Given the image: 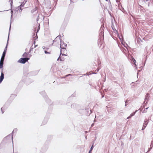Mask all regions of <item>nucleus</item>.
Returning a JSON list of instances; mask_svg holds the SVG:
<instances>
[{
	"mask_svg": "<svg viewBox=\"0 0 153 153\" xmlns=\"http://www.w3.org/2000/svg\"><path fill=\"white\" fill-rule=\"evenodd\" d=\"M9 1H10L11 2H10V5H11V7L12 6V4L13 3V0H9Z\"/></svg>",
	"mask_w": 153,
	"mask_h": 153,
	"instance_id": "34",
	"label": "nucleus"
},
{
	"mask_svg": "<svg viewBox=\"0 0 153 153\" xmlns=\"http://www.w3.org/2000/svg\"><path fill=\"white\" fill-rule=\"evenodd\" d=\"M62 54V56H67V54H66V53H62V54Z\"/></svg>",
	"mask_w": 153,
	"mask_h": 153,
	"instance_id": "38",
	"label": "nucleus"
},
{
	"mask_svg": "<svg viewBox=\"0 0 153 153\" xmlns=\"http://www.w3.org/2000/svg\"><path fill=\"white\" fill-rule=\"evenodd\" d=\"M87 75V73L86 74H84V75Z\"/></svg>",
	"mask_w": 153,
	"mask_h": 153,
	"instance_id": "56",
	"label": "nucleus"
},
{
	"mask_svg": "<svg viewBox=\"0 0 153 153\" xmlns=\"http://www.w3.org/2000/svg\"><path fill=\"white\" fill-rule=\"evenodd\" d=\"M94 123H92L91 125V127H93L94 126Z\"/></svg>",
	"mask_w": 153,
	"mask_h": 153,
	"instance_id": "44",
	"label": "nucleus"
},
{
	"mask_svg": "<svg viewBox=\"0 0 153 153\" xmlns=\"http://www.w3.org/2000/svg\"><path fill=\"white\" fill-rule=\"evenodd\" d=\"M131 117L129 116L128 117H127V119H129Z\"/></svg>",
	"mask_w": 153,
	"mask_h": 153,
	"instance_id": "48",
	"label": "nucleus"
},
{
	"mask_svg": "<svg viewBox=\"0 0 153 153\" xmlns=\"http://www.w3.org/2000/svg\"><path fill=\"white\" fill-rule=\"evenodd\" d=\"M70 75V74H68V75H67L66 76H69V75Z\"/></svg>",
	"mask_w": 153,
	"mask_h": 153,
	"instance_id": "51",
	"label": "nucleus"
},
{
	"mask_svg": "<svg viewBox=\"0 0 153 153\" xmlns=\"http://www.w3.org/2000/svg\"><path fill=\"white\" fill-rule=\"evenodd\" d=\"M4 78L3 67H0V84L2 82Z\"/></svg>",
	"mask_w": 153,
	"mask_h": 153,
	"instance_id": "5",
	"label": "nucleus"
},
{
	"mask_svg": "<svg viewBox=\"0 0 153 153\" xmlns=\"http://www.w3.org/2000/svg\"><path fill=\"white\" fill-rule=\"evenodd\" d=\"M99 40H98V44H99Z\"/></svg>",
	"mask_w": 153,
	"mask_h": 153,
	"instance_id": "52",
	"label": "nucleus"
},
{
	"mask_svg": "<svg viewBox=\"0 0 153 153\" xmlns=\"http://www.w3.org/2000/svg\"><path fill=\"white\" fill-rule=\"evenodd\" d=\"M125 102L126 103V105H125V106H126V103H127V100H126V101H125Z\"/></svg>",
	"mask_w": 153,
	"mask_h": 153,
	"instance_id": "42",
	"label": "nucleus"
},
{
	"mask_svg": "<svg viewBox=\"0 0 153 153\" xmlns=\"http://www.w3.org/2000/svg\"><path fill=\"white\" fill-rule=\"evenodd\" d=\"M149 94L147 93L146 94V95L145 97V101H144V103L147 100V101L146 102V104H147V102L148 100H149Z\"/></svg>",
	"mask_w": 153,
	"mask_h": 153,
	"instance_id": "14",
	"label": "nucleus"
},
{
	"mask_svg": "<svg viewBox=\"0 0 153 153\" xmlns=\"http://www.w3.org/2000/svg\"><path fill=\"white\" fill-rule=\"evenodd\" d=\"M79 111L81 114H85L86 115H89L92 113L91 110L89 108L80 109Z\"/></svg>",
	"mask_w": 153,
	"mask_h": 153,
	"instance_id": "3",
	"label": "nucleus"
},
{
	"mask_svg": "<svg viewBox=\"0 0 153 153\" xmlns=\"http://www.w3.org/2000/svg\"><path fill=\"white\" fill-rule=\"evenodd\" d=\"M113 29V30H116V29H114L112 28Z\"/></svg>",
	"mask_w": 153,
	"mask_h": 153,
	"instance_id": "60",
	"label": "nucleus"
},
{
	"mask_svg": "<svg viewBox=\"0 0 153 153\" xmlns=\"http://www.w3.org/2000/svg\"><path fill=\"white\" fill-rule=\"evenodd\" d=\"M91 152H89L88 153H90Z\"/></svg>",
	"mask_w": 153,
	"mask_h": 153,
	"instance_id": "64",
	"label": "nucleus"
},
{
	"mask_svg": "<svg viewBox=\"0 0 153 153\" xmlns=\"http://www.w3.org/2000/svg\"><path fill=\"white\" fill-rule=\"evenodd\" d=\"M49 118V115H46V116L45 117L44 120L42 122V124L43 125H45L47 123L48 120Z\"/></svg>",
	"mask_w": 153,
	"mask_h": 153,
	"instance_id": "12",
	"label": "nucleus"
},
{
	"mask_svg": "<svg viewBox=\"0 0 153 153\" xmlns=\"http://www.w3.org/2000/svg\"><path fill=\"white\" fill-rule=\"evenodd\" d=\"M45 5H46L47 6V7L48 8H51V5L50 3V1H49V0H48V2H45Z\"/></svg>",
	"mask_w": 153,
	"mask_h": 153,
	"instance_id": "15",
	"label": "nucleus"
},
{
	"mask_svg": "<svg viewBox=\"0 0 153 153\" xmlns=\"http://www.w3.org/2000/svg\"><path fill=\"white\" fill-rule=\"evenodd\" d=\"M16 96L17 95L16 94H11L10 96V98L13 99L14 98H15Z\"/></svg>",
	"mask_w": 153,
	"mask_h": 153,
	"instance_id": "20",
	"label": "nucleus"
},
{
	"mask_svg": "<svg viewBox=\"0 0 153 153\" xmlns=\"http://www.w3.org/2000/svg\"><path fill=\"white\" fill-rule=\"evenodd\" d=\"M11 139L13 143V135L12 134L11 135V134H9L5 137L4 139V140L5 141V140H10Z\"/></svg>",
	"mask_w": 153,
	"mask_h": 153,
	"instance_id": "7",
	"label": "nucleus"
},
{
	"mask_svg": "<svg viewBox=\"0 0 153 153\" xmlns=\"http://www.w3.org/2000/svg\"><path fill=\"white\" fill-rule=\"evenodd\" d=\"M26 2V1L25 2L24 1L20 5L17 7V8H16V10L18 11L19 10V12H21L22 10V7L24 6Z\"/></svg>",
	"mask_w": 153,
	"mask_h": 153,
	"instance_id": "8",
	"label": "nucleus"
},
{
	"mask_svg": "<svg viewBox=\"0 0 153 153\" xmlns=\"http://www.w3.org/2000/svg\"><path fill=\"white\" fill-rule=\"evenodd\" d=\"M78 0H70L71 1V3L72 2L73 3L77 1Z\"/></svg>",
	"mask_w": 153,
	"mask_h": 153,
	"instance_id": "26",
	"label": "nucleus"
},
{
	"mask_svg": "<svg viewBox=\"0 0 153 153\" xmlns=\"http://www.w3.org/2000/svg\"><path fill=\"white\" fill-rule=\"evenodd\" d=\"M113 29V30H116V29H114L112 28Z\"/></svg>",
	"mask_w": 153,
	"mask_h": 153,
	"instance_id": "57",
	"label": "nucleus"
},
{
	"mask_svg": "<svg viewBox=\"0 0 153 153\" xmlns=\"http://www.w3.org/2000/svg\"><path fill=\"white\" fill-rule=\"evenodd\" d=\"M106 1H107L108 0H105Z\"/></svg>",
	"mask_w": 153,
	"mask_h": 153,
	"instance_id": "63",
	"label": "nucleus"
},
{
	"mask_svg": "<svg viewBox=\"0 0 153 153\" xmlns=\"http://www.w3.org/2000/svg\"><path fill=\"white\" fill-rule=\"evenodd\" d=\"M42 48L44 50L45 48V46H43Z\"/></svg>",
	"mask_w": 153,
	"mask_h": 153,
	"instance_id": "47",
	"label": "nucleus"
},
{
	"mask_svg": "<svg viewBox=\"0 0 153 153\" xmlns=\"http://www.w3.org/2000/svg\"><path fill=\"white\" fill-rule=\"evenodd\" d=\"M74 106V104H73V105H71V108H73Z\"/></svg>",
	"mask_w": 153,
	"mask_h": 153,
	"instance_id": "43",
	"label": "nucleus"
},
{
	"mask_svg": "<svg viewBox=\"0 0 153 153\" xmlns=\"http://www.w3.org/2000/svg\"><path fill=\"white\" fill-rule=\"evenodd\" d=\"M36 20L37 21H38V16L37 18L36 19Z\"/></svg>",
	"mask_w": 153,
	"mask_h": 153,
	"instance_id": "46",
	"label": "nucleus"
},
{
	"mask_svg": "<svg viewBox=\"0 0 153 153\" xmlns=\"http://www.w3.org/2000/svg\"><path fill=\"white\" fill-rule=\"evenodd\" d=\"M36 28H37V31L36 33V35L35 36V34L34 33V34L33 35V45H32V46L30 48V51H32L33 49L34 48H35V47L37 46V45H35V40L36 39L38 38V36L37 35V33L38 32V27H36Z\"/></svg>",
	"mask_w": 153,
	"mask_h": 153,
	"instance_id": "2",
	"label": "nucleus"
},
{
	"mask_svg": "<svg viewBox=\"0 0 153 153\" xmlns=\"http://www.w3.org/2000/svg\"><path fill=\"white\" fill-rule=\"evenodd\" d=\"M55 41H56L55 39L53 41V42H55Z\"/></svg>",
	"mask_w": 153,
	"mask_h": 153,
	"instance_id": "54",
	"label": "nucleus"
},
{
	"mask_svg": "<svg viewBox=\"0 0 153 153\" xmlns=\"http://www.w3.org/2000/svg\"><path fill=\"white\" fill-rule=\"evenodd\" d=\"M123 46L124 47H125L126 48H127V47H128V45L127 44H123Z\"/></svg>",
	"mask_w": 153,
	"mask_h": 153,
	"instance_id": "32",
	"label": "nucleus"
},
{
	"mask_svg": "<svg viewBox=\"0 0 153 153\" xmlns=\"http://www.w3.org/2000/svg\"><path fill=\"white\" fill-rule=\"evenodd\" d=\"M104 27L103 26H101V28H100V31H101V34H102V30H103V28H104Z\"/></svg>",
	"mask_w": 153,
	"mask_h": 153,
	"instance_id": "22",
	"label": "nucleus"
},
{
	"mask_svg": "<svg viewBox=\"0 0 153 153\" xmlns=\"http://www.w3.org/2000/svg\"><path fill=\"white\" fill-rule=\"evenodd\" d=\"M113 29V30H116V29H114L112 28Z\"/></svg>",
	"mask_w": 153,
	"mask_h": 153,
	"instance_id": "59",
	"label": "nucleus"
},
{
	"mask_svg": "<svg viewBox=\"0 0 153 153\" xmlns=\"http://www.w3.org/2000/svg\"><path fill=\"white\" fill-rule=\"evenodd\" d=\"M148 107L146 108H145V109H147L148 108Z\"/></svg>",
	"mask_w": 153,
	"mask_h": 153,
	"instance_id": "55",
	"label": "nucleus"
},
{
	"mask_svg": "<svg viewBox=\"0 0 153 153\" xmlns=\"http://www.w3.org/2000/svg\"><path fill=\"white\" fill-rule=\"evenodd\" d=\"M40 94L41 95H42L43 96V97H44V98L45 100H46V101L48 103H49V104H50V103L51 102V101L50 100V99H49L48 98L47 95H46L45 91H43L42 92H40Z\"/></svg>",
	"mask_w": 153,
	"mask_h": 153,
	"instance_id": "4",
	"label": "nucleus"
},
{
	"mask_svg": "<svg viewBox=\"0 0 153 153\" xmlns=\"http://www.w3.org/2000/svg\"><path fill=\"white\" fill-rule=\"evenodd\" d=\"M45 53L46 54H50V52H48L46 51H45Z\"/></svg>",
	"mask_w": 153,
	"mask_h": 153,
	"instance_id": "35",
	"label": "nucleus"
},
{
	"mask_svg": "<svg viewBox=\"0 0 153 153\" xmlns=\"http://www.w3.org/2000/svg\"><path fill=\"white\" fill-rule=\"evenodd\" d=\"M48 148V146H44L42 148V151L43 152H44L47 150Z\"/></svg>",
	"mask_w": 153,
	"mask_h": 153,
	"instance_id": "18",
	"label": "nucleus"
},
{
	"mask_svg": "<svg viewBox=\"0 0 153 153\" xmlns=\"http://www.w3.org/2000/svg\"><path fill=\"white\" fill-rule=\"evenodd\" d=\"M100 69V68L99 69L98 68V69H97V72Z\"/></svg>",
	"mask_w": 153,
	"mask_h": 153,
	"instance_id": "45",
	"label": "nucleus"
},
{
	"mask_svg": "<svg viewBox=\"0 0 153 153\" xmlns=\"http://www.w3.org/2000/svg\"><path fill=\"white\" fill-rule=\"evenodd\" d=\"M61 54H62V50H60V55L57 59V60H58L59 59L61 61H64V59L63 58H62L61 57Z\"/></svg>",
	"mask_w": 153,
	"mask_h": 153,
	"instance_id": "17",
	"label": "nucleus"
},
{
	"mask_svg": "<svg viewBox=\"0 0 153 153\" xmlns=\"http://www.w3.org/2000/svg\"><path fill=\"white\" fill-rule=\"evenodd\" d=\"M119 39H120V40H121V39L122 38L123 39V36L122 35H121L120 36H120L119 35Z\"/></svg>",
	"mask_w": 153,
	"mask_h": 153,
	"instance_id": "33",
	"label": "nucleus"
},
{
	"mask_svg": "<svg viewBox=\"0 0 153 153\" xmlns=\"http://www.w3.org/2000/svg\"><path fill=\"white\" fill-rule=\"evenodd\" d=\"M40 24H39V29H40Z\"/></svg>",
	"mask_w": 153,
	"mask_h": 153,
	"instance_id": "49",
	"label": "nucleus"
},
{
	"mask_svg": "<svg viewBox=\"0 0 153 153\" xmlns=\"http://www.w3.org/2000/svg\"><path fill=\"white\" fill-rule=\"evenodd\" d=\"M85 133H87L88 132L87 131H85Z\"/></svg>",
	"mask_w": 153,
	"mask_h": 153,
	"instance_id": "53",
	"label": "nucleus"
},
{
	"mask_svg": "<svg viewBox=\"0 0 153 153\" xmlns=\"http://www.w3.org/2000/svg\"><path fill=\"white\" fill-rule=\"evenodd\" d=\"M132 59L133 62L134 63V65H135V66H136L137 65L136 64V61L135 60L133 57H132Z\"/></svg>",
	"mask_w": 153,
	"mask_h": 153,
	"instance_id": "21",
	"label": "nucleus"
},
{
	"mask_svg": "<svg viewBox=\"0 0 153 153\" xmlns=\"http://www.w3.org/2000/svg\"><path fill=\"white\" fill-rule=\"evenodd\" d=\"M38 8L37 7H36L35 8L32 10H31V13L32 14H33V15L34 16L36 15L38 11L37 10Z\"/></svg>",
	"mask_w": 153,
	"mask_h": 153,
	"instance_id": "10",
	"label": "nucleus"
},
{
	"mask_svg": "<svg viewBox=\"0 0 153 153\" xmlns=\"http://www.w3.org/2000/svg\"><path fill=\"white\" fill-rule=\"evenodd\" d=\"M58 37H59V39H60H60H61V36L60 35H59L56 38V39Z\"/></svg>",
	"mask_w": 153,
	"mask_h": 153,
	"instance_id": "37",
	"label": "nucleus"
},
{
	"mask_svg": "<svg viewBox=\"0 0 153 153\" xmlns=\"http://www.w3.org/2000/svg\"><path fill=\"white\" fill-rule=\"evenodd\" d=\"M63 53H66L67 54V50H66V48L65 49H63Z\"/></svg>",
	"mask_w": 153,
	"mask_h": 153,
	"instance_id": "30",
	"label": "nucleus"
},
{
	"mask_svg": "<svg viewBox=\"0 0 153 153\" xmlns=\"http://www.w3.org/2000/svg\"><path fill=\"white\" fill-rule=\"evenodd\" d=\"M6 109V108H5V105H4V107L1 108V112L2 114L4 113V110Z\"/></svg>",
	"mask_w": 153,
	"mask_h": 153,
	"instance_id": "19",
	"label": "nucleus"
},
{
	"mask_svg": "<svg viewBox=\"0 0 153 153\" xmlns=\"http://www.w3.org/2000/svg\"><path fill=\"white\" fill-rule=\"evenodd\" d=\"M9 33L8 35V39L7 41V45L5 47L4 51L3 53L2 54L1 56V60L0 61V67H3V64H4V62L5 58V57L6 55L7 49V45L8 42V40L9 39Z\"/></svg>",
	"mask_w": 153,
	"mask_h": 153,
	"instance_id": "1",
	"label": "nucleus"
},
{
	"mask_svg": "<svg viewBox=\"0 0 153 153\" xmlns=\"http://www.w3.org/2000/svg\"><path fill=\"white\" fill-rule=\"evenodd\" d=\"M135 113V112H134L133 113L131 114L129 116L130 117L133 116H134Z\"/></svg>",
	"mask_w": 153,
	"mask_h": 153,
	"instance_id": "27",
	"label": "nucleus"
},
{
	"mask_svg": "<svg viewBox=\"0 0 153 153\" xmlns=\"http://www.w3.org/2000/svg\"><path fill=\"white\" fill-rule=\"evenodd\" d=\"M93 147H94V146L93 145H92L91 146V148L89 152H91V151H92V150H93Z\"/></svg>",
	"mask_w": 153,
	"mask_h": 153,
	"instance_id": "25",
	"label": "nucleus"
},
{
	"mask_svg": "<svg viewBox=\"0 0 153 153\" xmlns=\"http://www.w3.org/2000/svg\"><path fill=\"white\" fill-rule=\"evenodd\" d=\"M11 21H10V28H9V31H10V28H11Z\"/></svg>",
	"mask_w": 153,
	"mask_h": 153,
	"instance_id": "40",
	"label": "nucleus"
},
{
	"mask_svg": "<svg viewBox=\"0 0 153 153\" xmlns=\"http://www.w3.org/2000/svg\"><path fill=\"white\" fill-rule=\"evenodd\" d=\"M28 55V54L26 52H25L22 55L23 57H26Z\"/></svg>",
	"mask_w": 153,
	"mask_h": 153,
	"instance_id": "23",
	"label": "nucleus"
},
{
	"mask_svg": "<svg viewBox=\"0 0 153 153\" xmlns=\"http://www.w3.org/2000/svg\"><path fill=\"white\" fill-rule=\"evenodd\" d=\"M113 29V30H116V29H114L112 28Z\"/></svg>",
	"mask_w": 153,
	"mask_h": 153,
	"instance_id": "58",
	"label": "nucleus"
},
{
	"mask_svg": "<svg viewBox=\"0 0 153 153\" xmlns=\"http://www.w3.org/2000/svg\"><path fill=\"white\" fill-rule=\"evenodd\" d=\"M121 51L124 54H126L128 52V48L125 49L124 48H122L121 49Z\"/></svg>",
	"mask_w": 153,
	"mask_h": 153,
	"instance_id": "16",
	"label": "nucleus"
},
{
	"mask_svg": "<svg viewBox=\"0 0 153 153\" xmlns=\"http://www.w3.org/2000/svg\"><path fill=\"white\" fill-rule=\"evenodd\" d=\"M116 1L117 2H118L119 1L118 0H116Z\"/></svg>",
	"mask_w": 153,
	"mask_h": 153,
	"instance_id": "50",
	"label": "nucleus"
},
{
	"mask_svg": "<svg viewBox=\"0 0 153 153\" xmlns=\"http://www.w3.org/2000/svg\"><path fill=\"white\" fill-rule=\"evenodd\" d=\"M38 74L37 71H33L29 72L28 75L29 76H35L36 75Z\"/></svg>",
	"mask_w": 153,
	"mask_h": 153,
	"instance_id": "13",
	"label": "nucleus"
},
{
	"mask_svg": "<svg viewBox=\"0 0 153 153\" xmlns=\"http://www.w3.org/2000/svg\"><path fill=\"white\" fill-rule=\"evenodd\" d=\"M148 123L149 120L147 119H145L144 120V123L143 124V128L142 129V130H143L145 129Z\"/></svg>",
	"mask_w": 153,
	"mask_h": 153,
	"instance_id": "11",
	"label": "nucleus"
},
{
	"mask_svg": "<svg viewBox=\"0 0 153 153\" xmlns=\"http://www.w3.org/2000/svg\"><path fill=\"white\" fill-rule=\"evenodd\" d=\"M147 112V111L145 109L143 110V113H146Z\"/></svg>",
	"mask_w": 153,
	"mask_h": 153,
	"instance_id": "39",
	"label": "nucleus"
},
{
	"mask_svg": "<svg viewBox=\"0 0 153 153\" xmlns=\"http://www.w3.org/2000/svg\"><path fill=\"white\" fill-rule=\"evenodd\" d=\"M29 59L30 58L28 57L21 58L19 59L18 62L21 63L25 64L27 62Z\"/></svg>",
	"mask_w": 153,
	"mask_h": 153,
	"instance_id": "6",
	"label": "nucleus"
},
{
	"mask_svg": "<svg viewBox=\"0 0 153 153\" xmlns=\"http://www.w3.org/2000/svg\"><path fill=\"white\" fill-rule=\"evenodd\" d=\"M67 44L63 42H62L61 39H60V48L62 50V49H65L67 47Z\"/></svg>",
	"mask_w": 153,
	"mask_h": 153,
	"instance_id": "9",
	"label": "nucleus"
},
{
	"mask_svg": "<svg viewBox=\"0 0 153 153\" xmlns=\"http://www.w3.org/2000/svg\"><path fill=\"white\" fill-rule=\"evenodd\" d=\"M17 131H18V129H17V128H14V129H13V131H12V134H13V133L14 132H17Z\"/></svg>",
	"mask_w": 153,
	"mask_h": 153,
	"instance_id": "24",
	"label": "nucleus"
},
{
	"mask_svg": "<svg viewBox=\"0 0 153 153\" xmlns=\"http://www.w3.org/2000/svg\"><path fill=\"white\" fill-rule=\"evenodd\" d=\"M38 2V0H36Z\"/></svg>",
	"mask_w": 153,
	"mask_h": 153,
	"instance_id": "61",
	"label": "nucleus"
},
{
	"mask_svg": "<svg viewBox=\"0 0 153 153\" xmlns=\"http://www.w3.org/2000/svg\"><path fill=\"white\" fill-rule=\"evenodd\" d=\"M150 147H151L150 149H151L153 147V141H152L150 145Z\"/></svg>",
	"mask_w": 153,
	"mask_h": 153,
	"instance_id": "31",
	"label": "nucleus"
},
{
	"mask_svg": "<svg viewBox=\"0 0 153 153\" xmlns=\"http://www.w3.org/2000/svg\"><path fill=\"white\" fill-rule=\"evenodd\" d=\"M96 116H95V118L94 121V122H96Z\"/></svg>",
	"mask_w": 153,
	"mask_h": 153,
	"instance_id": "41",
	"label": "nucleus"
},
{
	"mask_svg": "<svg viewBox=\"0 0 153 153\" xmlns=\"http://www.w3.org/2000/svg\"><path fill=\"white\" fill-rule=\"evenodd\" d=\"M93 74H96V73H94Z\"/></svg>",
	"mask_w": 153,
	"mask_h": 153,
	"instance_id": "62",
	"label": "nucleus"
},
{
	"mask_svg": "<svg viewBox=\"0 0 153 153\" xmlns=\"http://www.w3.org/2000/svg\"><path fill=\"white\" fill-rule=\"evenodd\" d=\"M11 19L12 18V17L13 15V11L12 10H11Z\"/></svg>",
	"mask_w": 153,
	"mask_h": 153,
	"instance_id": "36",
	"label": "nucleus"
},
{
	"mask_svg": "<svg viewBox=\"0 0 153 153\" xmlns=\"http://www.w3.org/2000/svg\"><path fill=\"white\" fill-rule=\"evenodd\" d=\"M135 113V112H134L133 113L131 114L129 116L130 117L133 116H134Z\"/></svg>",
	"mask_w": 153,
	"mask_h": 153,
	"instance_id": "28",
	"label": "nucleus"
},
{
	"mask_svg": "<svg viewBox=\"0 0 153 153\" xmlns=\"http://www.w3.org/2000/svg\"><path fill=\"white\" fill-rule=\"evenodd\" d=\"M135 113V112H134L133 113L131 114L129 116L130 117L133 116H134Z\"/></svg>",
	"mask_w": 153,
	"mask_h": 153,
	"instance_id": "29",
	"label": "nucleus"
}]
</instances>
